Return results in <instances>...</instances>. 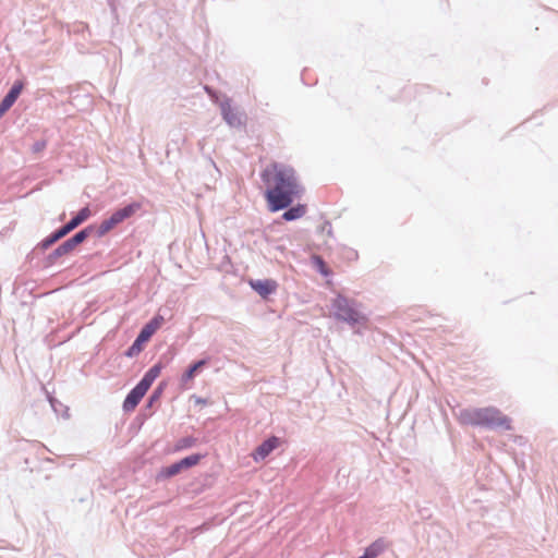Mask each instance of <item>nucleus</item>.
Listing matches in <instances>:
<instances>
[{"label": "nucleus", "mask_w": 558, "mask_h": 558, "mask_svg": "<svg viewBox=\"0 0 558 558\" xmlns=\"http://www.w3.org/2000/svg\"><path fill=\"white\" fill-rule=\"evenodd\" d=\"M197 444V438L193 436H184L175 441L174 450L182 451L194 447Z\"/></svg>", "instance_id": "20"}, {"label": "nucleus", "mask_w": 558, "mask_h": 558, "mask_svg": "<svg viewBox=\"0 0 558 558\" xmlns=\"http://www.w3.org/2000/svg\"><path fill=\"white\" fill-rule=\"evenodd\" d=\"M162 369V365L160 363H157L153 365L141 378V380L137 383L140 386H142L146 391L150 388L155 379L160 375V372Z\"/></svg>", "instance_id": "15"}, {"label": "nucleus", "mask_w": 558, "mask_h": 558, "mask_svg": "<svg viewBox=\"0 0 558 558\" xmlns=\"http://www.w3.org/2000/svg\"><path fill=\"white\" fill-rule=\"evenodd\" d=\"M260 178L267 186L264 195L271 213L288 208L304 193L296 171L289 165L272 162L262 171Z\"/></svg>", "instance_id": "1"}, {"label": "nucleus", "mask_w": 558, "mask_h": 558, "mask_svg": "<svg viewBox=\"0 0 558 558\" xmlns=\"http://www.w3.org/2000/svg\"><path fill=\"white\" fill-rule=\"evenodd\" d=\"M250 286L263 299H267L270 294L275 293L278 288V283L272 279H251Z\"/></svg>", "instance_id": "10"}, {"label": "nucleus", "mask_w": 558, "mask_h": 558, "mask_svg": "<svg viewBox=\"0 0 558 558\" xmlns=\"http://www.w3.org/2000/svg\"><path fill=\"white\" fill-rule=\"evenodd\" d=\"M205 457L203 453H193L191 456L184 457L181 460L165 466L160 471V476L165 478H170L172 476L178 475L183 470L191 469L198 464L201 460Z\"/></svg>", "instance_id": "8"}, {"label": "nucleus", "mask_w": 558, "mask_h": 558, "mask_svg": "<svg viewBox=\"0 0 558 558\" xmlns=\"http://www.w3.org/2000/svg\"><path fill=\"white\" fill-rule=\"evenodd\" d=\"M166 385L167 384L163 381L158 384V386L154 389V391L150 393V396L148 397V399L146 401V405H145L146 409H151L155 405V403L159 402V400L163 393Z\"/></svg>", "instance_id": "19"}, {"label": "nucleus", "mask_w": 558, "mask_h": 558, "mask_svg": "<svg viewBox=\"0 0 558 558\" xmlns=\"http://www.w3.org/2000/svg\"><path fill=\"white\" fill-rule=\"evenodd\" d=\"M318 270L322 275L327 276L329 274L325 262L320 257H315Z\"/></svg>", "instance_id": "22"}, {"label": "nucleus", "mask_w": 558, "mask_h": 558, "mask_svg": "<svg viewBox=\"0 0 558 558\" xmlns=\"http://www.w3.org/2000/svg\"><path fill=\"white\" fill-rule=\"evenodd\" d=\"M387 547V542L384 538H378L373 542L369 546L365 548V553L369 558H376L379 556Z\"/></svg>", "instance_id": "18"}, {"label": "nucleus", "mask_w": 558, "mask_h": 558, "mask_svg": "<svg viewBox=\"0 0 558 558\" xmlns=\"http://www.w3.org/2000/svg\"><path fill=\"white\" fill-rule=\"evenodd\" d=\"M94 225H89L77 231L75 234L66 239L64 242H62L59 246H57L52 252H50L47 255L46 264L49 266L53 265L58 258L70 254L72 251L75 250L76 246L86 241L94 233Z\"/></svg>", "instance_id": "6"}, {"label": "nucleus", "mask_w": 558, "mask_h": 558, "mask_svg": "<svg viewBox=\"0 0 558 558\" xmlns=\"http://www.w3.org/2000/svg\"><path fill=\"white\" fill-rule=\"evenodd\" d=\"M284 213L282 214V218L286 221H293L301 217H303L306 213V205L304 204H296L295 206H289L288 208L283 209Z\"/></svg>", "instance_id": "16"}, {"label": "nucleus", "mask_w": 558, "mask_h": 558, "mask_svg": "<svg viewBox=\"0 0 558 558\" xmlns=\"http://www.w3.org/2000/svg\"><path fill=\"white\" fill-rule=\"evenodd\" d=\"M357 558H369L368 555L364 551L362 556L357 557Z\"/></svg>", "instance_id": "24"}, {"label": "nucleus", "mask_w": 558, "mask_h": 558, "mask_svg": "<svg viewBox=\"0 0 558 558\" xmlns=\"http://www.w3.org/2000/svg\"><path fill=\"white\" fill-rule=\"evenodd\" d=\"M47 147V141L46 140H38L32 145V151L34 154L41 153Z\"/></svg>", "instance_id": "21"}, {"label": "nucleus", "mask_w": 558, "mask_h": 558, "mask_svg": "<svg viewBox=\"0 0 558 558\" xmlns=\"http://www.w3.org/2000/svg\"><path fill=\"white\" fill-rule=\"evenodd\" d=\"M322 233H326L327 235H332V227L329 221H324V223L319 228Z\"/></svg>", "instance_id": "23"}, {"label": "nucleus", "mask_w": 558, "mask_h": 558, "mask_svg": "<svg viewBox=\"0 0 558 558\" xmlns=\"http://www.w3.org/2000/svg\"><path fill=\"white\" fill-rule=\"evenodd\" d=\"M458 418L463 425L483 427L492 430L511 429V420L495 407L462 409L458 414Z\"/></svg>", "instance_id": "2"}, {"label": "nucleus", "mask_w": 558, "mask_h": 558, "mask_svg": "<svg viewBox=\"0 0 558 558\" xmlns=\"http://www.w3.org/2000/svg\"><path fill=\"white\" fill-rule=\"evenodd\" d=\"M146 392L147 391L142 386L136 384L129 391V393L126 395V397L123 401V404H122L123 411L124 412L133 411L138 405V403L141 402L143 397L146 395Z\"/></svg>", "instance_id": "11"}, {"label": "nucleus", "mask_w": 558, "mask_h": 558, "mask_svg": "<svg viewBox=\"0 0 558 558\" xmlns=\"http://www.w3.org/2000/svg\"><path fill=\"white\" fill-rule=\"evenodd\" d=\"M162 323V316L157 315L153 317L140 330L133 343L125 350L124 355L130 359L137 356L143 351L144 343H146L151 338V336L156 332V330L161 326Z\"/></svg>", "instance_id": "7"}, {"label": "nucleus", "mask_w": 558, "mask_h": 558, "mask_svg": "<svg viewBox=\"0 0 558 558\" xmlns=\"http://www.w3.org/2000/svg\"><path fill=\"white\" fill-rule=\"evenodd\" d=\"M279 438L276 436H271L264 440L255 450L253 458L255 461L266 459L278 446Z\"/></svg>", "instance_id": "12"}, {"label": "nucleus", "mask_w": 558, "mask_h": 558, "mask_svg": "<svg viewBox=\"0 0 558 558\" xmlns=\"http://www.w3.org/2000/svg\"><path fill=\"white\" fill-rule=\"evenodd\" d=\"M142 205L138 202H132L122 208H119L114 211V214L118 216L119 220L123 222L124 220L131 218L133 215H135L136 211L141 209Z\"/></svg>", "instance_id": "17"}, {"label": "nucleus", "mask_w": 558, "mask_h": 558, "mask_svg": "<svg viewBox=\"0 0 558 558\" xmlns=\"http://www.w3.org/2000/svg\"><path fill=\"white\" fill-rule=\"evenodd\" d=\"M50 402H51V407L56 410V408H54V401H53V400H50Z\"/></svg>", "instance_id": "25"}, {"label": "nucleus", "mask_w": 558, "mask_h": 558, "mask_svg": "<svg viewBox=\"0 0 558 558\" xmlns=\"http://www.w3.org/2000/svg\"><path fill=\"white\" fill-rule=\"evenodd\" d=\"M331 312L335 319L347 323L351 327L367 320L366 316L357 310V302L342 294H338L332 300Z\"/></svg>", "instance_id": "3"}, {"label": "nucleus", "mask_w": 558, "mask_h": 558, "mask_svg": "<svg viewBox=\"0 0 558 558\" xmlns=\"http://www.w3.org/2000/svg\"><path fill=\"white\" fill-rule=\"evenodd\" d=\"M206 92L211 96L213 100L219 106L222 120L232 129L245 128L247 122V116L244 110L238 106L232 105V100L228 96H223L222 99H218L217 96H213L210 89L206 87Z\"/></svg>", "instance_id": "5"}, {"label": "nucleus", "mask_w": 558, "mask_h": 558, "mask_svg": "<svg viewBox=\"0 0 558 558\" xmlns=\"http://www.w3.org/2000/svg\"><path fill=\"white\" fill-rule=\"evenodd\" d=\"M209 363V357L201 359L192 363L181 376V384L186 385L193 380L196 374Z\"/></svg>", "instance_id": "13"}, {"label": "nucleus", "mask_w": 558, "mask_h": 558, "mask_svg": "<svg viewBox=\"0 0 558 558\" xmlns=\"http://www.w3.org/2000/svg\"><path fill=\"white\" fill-rule=\"evenodd\" d=\"M24 82L16 80L0 101V119L10 110L24 89Z\"/></svg>", "instance_id": "9"}, {"label": "nucleus", "mask_w": 558, "mask_h": 558, "mask_svg": "<svg viewBox=\"0 0 558 558\" xmlns=\"http://www.w3.org/2000/svg\"><path fill=\"white\" fill-rule=\"evenodd\" d=\"M120 223L122 222L119 220L118 216L113 211L108 218L102 220L98 227H95L94 233L97 238H102Z\"/></svg>", "instance_id": "14"}, {"label": "nucleus", "mask_w": 558, "mask_h": 558, "mask_svg": "<svg viewBox=\"0 0 558 558\" xmlns=\"http://www.w3.org/2000/svg\"><path fill=\"white\" fill-rule=\"evenodd\" d=\"M89 217H90V209L87 206L81 208L66 223H64L60 228L56 229L48 236H46L44 240H41L37 244V248H39L41 251H46L47 248L52 246L54 243H57L59 240H61L62 238L68 235L70 232L75 230L78 226L84 223Z\"/></svg>", "instance_id": "4"}]
</instances>
